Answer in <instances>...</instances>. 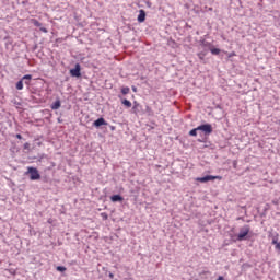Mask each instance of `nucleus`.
Segmentation results:
<instances>
[{"mask_svg":"<svg viewBox=\"0 0 280 280\" xmlns=\"http://www.w3.org/2000/svg\"><path fill=\"white\" fill-rule=\"evenodd\" d=\"M137 106H139V104H136V105L133 106V110L137 108Z\"/></svg>","mask_w":280,"mask_h":280,"instance_id":"nucleus-29","label":"nucleus"},{"mask_svg":"<svg viewBox=\"0 0 280 280\" xmlns=\"http://www.w3.org/2000/svg\"><path fill=\"white\" fill-rule=\"evenodd\" d=\"M233 167H234V170H237V161L233 162Z\"/></svg>","mask_w":280,"mask_h":280,"instance_id":"nucleus-24","label":"nucleus"},{"mask_svg":"<svg viewBox=\"0 0 280 280\" xmlns=\"http://www.w3.org/2000/svg\"><path fill=\"white\" fill-rule=\"evenodd\" d=\"M101 218H102L103 220H108V213L102 212V213H101Z\"/></svg>","mask_w":280,"mask_h":280,"instance_id":"nucleus-19","label":"nucleus"},{"mask_svg":"<svg viewBox=\"0 0 280 280\" xmlns=\"http://www.w3.org/2000/svg\"><path fill=\"white\" fill-rule=\"evenodd\" d=\"M24 150H30V142L24 143Z\"/></svg>","mask_w":280,"mask_h":280,"instance_id":"nucleus-21","label":"nucleus"},{"mask_svg":"<svg viewBox=\"0 0 280 280\" xmlns=\"http://www.w3.org/2000/svg\"><path fill=\"white\" fill-rule=\"evenodd\" d=\"M121 93H122V95H128V93H130V88H128V86L122 88Z\"/></svg>","mask_w":280,"mask_h":280,"instance_id":"nucleus-15","label":"nucleus"},{"mask_svg":"<svg viewBox=\"0 0 280 280\" xmlns=\"http://www.w3.org/2000/svg\"><path fill=\"white\" fill-rule=\"evenodd\" d=\"M112 202H124V197L121 195H114L110 197Z\"/></svg>","mask_w":280,"mask_h":280,"instance_id":"nucleus-7","label":"nucleus"},{"mask_svg":"<svg viewBox=\"0 0 280 280\" xmlns=\"http://www.w3.org/2000/svg\"><path fill=\"white\" fill-rule=\"evenodd\" d=\"M122 104H124V106H126L127 108H131L132 107V103L130 102V101H128V100H122Z\"/></svg>","mask_w":280,"mask_h":280,"instance_id":"nucleus-10","label":"nucleus"},{"mask_svg":"<svg viewBox=\"0 0 280 280\" xmlns=\"http://www.w3.org/2000/svg\"><path fill=\"white\" fill-rule=\"evenodd\" d=\"M32 23H33V25H35V27H40V25H43L40 22H38V20H36V19H33L32 20Z\"/></svg>","mask_w":280,"mask_h":280,"instance_id":"nucleus-17","label":"nucleus"},{"mask_svg":"<svg viewBox=\"0 0 280 280\" xmlns=\"http://www.w3.org/2000/svg\"><path fill=\"white\" fill-rule=\"evenodd\" d=\"M198 127L189 131L190 137H198Z\"/></svg>","mask_w":280,"mask_h":280,"instance_id":"nucleus-11","label":"nucleus"},{"mask_svg":"<svg viewBox=\"0 0 280 280\" xmlns=\"http://www.w3.org/2000/svg\"><path fill=\"white\" fill-rule=\"evenodd\" d=\"M217 280H224V277L219 276Z\"/></svg>","mask_w":280,"mask_h":280,"instance_id":"nucleus-27","label":"nucleus"},{"mask_svg":"<svg viewBox=\"0 0 280 280\" xmlns=\"http://www.w3.org/2000/svg\"><path fill=\"white\" fill-rule=\"evenodd\" d=\"M16 89H18V91H23V80H20V81L16 83Z\"/></svg>","mask_w":280,"mask_h":280,"instance_id":"nucleus-14","label":"nucleus"},{"mask_svg":"<svg viewBox=\"0 0 280 280\" xmlns=\"http://www.w3.org/2000/svg\"><path fill=\"white\" fill-rule=\"evenodd\" d=\"M93 126H95V128H100V126H108V122H106L104 118H98L93 122Z\"/></svg>","mask_w":280,"mask_h":280,"instance_id":"nucleus-6","label":"nucleus"},{"mask_svg":"<svg viewBox=\"0 0 280 280\" xmlns=\"http://www.w3.org/2000/svg\"><path fill=\"white\" fill-rule=\"evenodd\" d=\"M197 130H200L205 135H211L213 132V127L211 124H205L197 127Z\"/></svg>","mask_w":280,"mask_h":280,"instance_id":"nucleus-4","label":"nucleus"},{"mask_svg":"<svg viewBox=\"0 0 280 280\" xmlns=\"http://www.w3.org/2000/svg\"><path fill=\"white\" fill-rule=\"evenodd\" d=\"M109 279H115V275L109 273Z\"/></svg>","mask_w":280,"mask_h":280,"instance_id":"nucleus-26","label":"nucleus"},{"mask_svg":"<svg viewBox=\"0 0 280 280\" xmlns=\"http://www.w3.org/2000/svg\"><path fill=\"white\" fill-rule=\"evenodd\" d=\"M22 80H27L25 81V84L30 85V80H32V75L31 74H26L22 78Z\"/></svg>","mask_w":280,"mask_h":280,"instance_id":"nucleus-13","label":"nucleus"},{"mask_svg":"<svg viewBox=\"0 0 280 280\" xmlns=\"http://www.w3.org/2000/svg\"><path fill=\"white\" fill-rule=\"evenodd\" d=\"M196 180H197V183H209V180H222V176L207 175L205 177H198Z\"/></svg>","mask_w":280,"mask_h":280,"instance_id":"nucleus-3","label":"nucleus"},{"mask_svg":"<svg viewBox=\"0 0 280 280\" xmlns=\"http://www.w3.org/2000/svg\"><path fill=\"white\" fill-rule=\"evenodd\" d=\"M201 275H209V271H203L201 272Z\"/></svg>","mask_w":280,"mask_h":280,"instance_id":"nucleus-28","label":"nucleus"},{"mask_svg":"<svg viewBox=\"0 0 280 280\" xmlns=\"http://www.w3.org/2000/svg\"><path fill=\"white\" fill-rule=\"evenodd\" d=\"M233 56H236L235 51L229 54V58H233Z\"/></svg>","mask_w":280,"mask_h":280,"instance_id":"nucleus-23","label":"nucleus"},{"mask_svg":"<svg viewBox=\"0 0 280 280\" xmlns=\"http://www.w3.org/2000/svg\"><path fill=\"white\" fill-rule=\"evenodd\" d=\"M57 270H58V272H66L67 271V267L58 266Z\"/></svg>","mask_w":280,"mask_h":280,"instance_id":"nucleus-18","label":"nucleus"},{"mask_svg":"<svg viewBox=\"0 0 280 280\" xmlns=\"http://www.w3.org/2000/svg\"><path fill=\"white\" fill-rule=\"evenodd\" d=\"M39 30H40V32H43L44 34H47V32H48L46 27H40Z\"/></svg>","mask_w":280,"mask_h":280,"instance_id":"nucleus-22","label":"nucleus"},{"mask_svg":"<svg viewBox=\"0 0 280 280\" xmlns=\"http://www.w3.org/2000/svg\"><path fill=\"white\" fill-rule=\"evenodd\" d=\"M198 58H199L200 60H205V54L199 52V54H198Z\"/></svg>","mask_w":280,"mask_h":280,"instance_id":"nucleus-20","label":"nucleus"},{"mask_svg":"<svg viewBox=\"0 0 280 280\" xmlns=\"http://www.w3.org/2000/svg\"><path fill=\"white\" fill-rule=\"evenodd\" d=\"M26 174H30L31 180H40V173L36 167L28 166Z\"/></svg>","mask_w":280,"mask_h":280,"instance_id":"nucleus-1","label":"nucleus"},{"mask_svg":"<svg viewBox=\"0 0 280 280\" xmlns=\"http://www.w3.org/2000/svg\"><path fill=\"white\" fill-rule=\"evenodd\" d=\"M133 91H137V89H136V88H133Z\"/></svg>","mask_w":280,"mask_h":280,"instance_id":"nucleus-30","label":"nucleus"},{"mask_svg":"<svg viewBox=\"0 0 280 280\" xmlns=\"http://www.w3.org/2000/svg\"><path fill=\"white\" fill-rule=\"evenodd\" d=\"M272 244L276 245L277 250H280V242H278L277 238L272 240Z\"/></svg>","mask_w":280,"mask_h":280,"instance_id":"nucleus-16","label":"nucleus"},{"mask_svg":"<svg viewBox=\"0 0 280 280\" xmlns=\"http://www.w3.org/2000/svg\"><path fill=\"white\" fill-rule=\"evenodd\" d=\"M250 233V226L245 225L240 230V233L237 235L238 242H243V240H246V236Z\"/></svg>","mask_w":280,"mask_h":280,"instance_id":"nucleus-2","label":"nucleus"},{"mask_svg":"<svg viewBox=\"0 0 280 280\" xmlns=\"http://www.w3.org/2000/svg\"><path fill=\"white\" fill-rule=\"evenodd\" d=\"M81 70L80 63H75L74 68L70 70V75H72V78H80V75H82Z\"/></svg>","mask_w":280,"mask_h":280,"instance_id":"nucleus-5","label":"nucleus"},{"mask_svg":"<svg viewBox=\"0 0 280 280\" xmlns=\"http://www.w3.org/2000/svg\"><path fill=\"white\" fill-rule=\"evenodd\" d=\"M16 139H23V136H21V133H16Z\"/></svg>","mask_w":280,"mask_h":280,"instance_id":"nucleus-25","label":"nucleus"},{"mask_svg":"<svg viewBox=\"0 0 280 280\" xmlns=\"http://www.w3.org/2000/svg\"><path fill=\"white\" fill-rule=\"evenodd\" d=\"M145 21V11L140 10L138 15V23H143Z\"/></svg>","mask_w":280,"mask_h":280,"instance_id":"nucleus-8","label":"nucleus"},{"mask_svg":"<svg viewBox=\"0 0 280 280\" xmlns=\"http://www.w3.org/2000/svg\"><path fill=\"white\" fill-rule=\"evenodd\" d=\"M61 106V103H60V100L56 101L55 103L51 104L50 108L52 110H58V108H60Z\"/></svg>","mask_w":280,"mask_h":280,"instance_id":"nucleus-9","label":"nucleus"},{"mask_svg":"<svg viewBox=\"0 0 280 280\" xmlns=\"http://www.w3.org/2000/svg\"><path fill=\"white\" fill-rule=\"evenodd\" d=\"M210 51H211V54H212L213 56H219V54H220V48H211Z\"/></svg>","mask_w":280,"mask_h":280,"instance_id":"nucleus-12","label":"nucleus"}]
</instances>
